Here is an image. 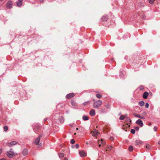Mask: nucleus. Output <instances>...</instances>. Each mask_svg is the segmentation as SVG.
I'll use <instances>...</instances> for the list:
<instances>
[{
    "mask_svg": "<svg viewBox=\"0 0 160 160\" xmlns=\"http://www.w3.org/2000/svg\"><path fill=\"white\" fill-rule=\"evenodd\" d=\"M146 148L148 149H150L151 148V146L149 144H147L146 145Z\"/></svg>",
    "mask_w": 160,
    "mask_h": 160,
    "instance_id": "nucleus-27",
    "label": "nucleus"
},
{
    "mask_svg": "<svg viewBox=\"0 0 160 160\" xmlns=\"http://www.w3.org/2000/svg\"><path fill=\"white\" fill-rule=\"evenodd\" d=\"M56 115H57L58 116H59V115L58 114H56Z\"/></svg>",
    "mask_w": 160,
    "mask_h": 160,
    "instance_id": "nucleus-56",
    "label": "nucleus"
},
{
    "mask_svg": "<svg viewBox=\"0 0 160 160\" xmlns=\"http://www.w3.org/2000/svg\"><path fill=\"white\" fill-rule=\"evenodd\" d=\"M23 0H18V2H22Z\"/></svg>",
    "mask_w": 160,
    "mask_h": 160,
    "instance_id": "nucleus-49",
    "label": "nucleus"
},
{
    "mask_svg": "<svg viewBox=\"0 0 160 160\" xmlns=\"http://www.w3.org/2000/svg\"><path fill=\"white\" fill-rule=\"evenodd\" d=\"M158 129V128L156 126H154L153 128V130L154 131H156Z\"/></svg>",
    "mask_w": 160,
    "mask_h": 160,
    "instance_id": "nucleus-41",
    "label": "nucleus"
},
{
    "mask_svg": "<svg viewBox=\"0 0 160 160\" xmlns=\"http://www.w3.org/2000/svg\"><path fill=\"white\" fill-rule=\"evenodd\" d=\"M71 104H72V106H73L74 107H75V103L73 101H72V102H71Z\"/></svg>",
    "mask_w": 160,
    "mask_h": 160,
    "instance_id": "nucleus-42",
    "label": "nucleus"
},
{
    "mask_svg": "<svg viewBox=\"0 0 160 160\" xmlns=\"http://www.w3.org/2000/svg\"><path fill=\"white\" fill-rule=\"evenodd\" d=\"M17 6L20 7L22 5V2H16Z\"/></svg>",
    "mask_w": 160,
    "mask_h": 160,
    "instance_id": "nucleus-23",
    "label": "nucleus"
},
{
    "mask_svg": "<svg viewBox=\"0 0 160 160\" xmlns=\"http://www.w3.org/2000/svg\"><path fill=\"white\" fill-rule=\"evenodd\" d=\"M12 3L11 1H8L6 4V7L7 8H12Z\"/></svg>",
    "mask_w": 160,
    "mask_h": 160,
    "instance_id": "nucleus-3",
    "label": "nucleus"
},
{
    "mask_svg": "<svg viewBox=\"0 0 160 160\" xmlns=\"http://www.w3.org/2000/svg\"><path fill=\"white\" fill-rule=\"evenodd\" d=\"M89 114L92 116H94L95 115V110L93 109H92L90 111Z\"/></svg>",
    "mask_w": 160,
    "mask_h": 160,
    "instance_id": "nucleus-7",
    "label": "nucleus"
},
{
    "mask_svg": "<svg viewBox=\"0 0 160 160\" xmlns=\"http://www.w3.org/2000/svg\"><path fill=\"white\" fill-rule=\"evenodd\" d=\"M98 134L99 133L98 131L95 130L92 134V136L94 137H96V136L98 135Z\"/></svg>",
    "mask_w": 160,
    "mask_h": 160,
    "instance_id": "nucleus-14",
    "label": "nucleus"
},
{
    "mask_svg": "<svg viewBox=\"0 0 160 160\" xmlns=\"http://www.w3.org/2000/svg\"><path fill=\"white\" fill-rule=\"evenodd\" d=\"M60 122L61 123H63L64 121V118L62 117H61L59 119Z\"/></svg>",
    "mask_w": 160,
    "mask_h": 160,
    "instance_id": "nucleus-20",
    "label": "nucleus"
},
{
    "mask_svg": "<svg viewBox=\"0 0 160 160\" xmlns=\"http://www.w3.org/2000/svg\"><path fill=\"white\" fill-rule=\"evenodd\" d=\"M80 155L81 157H85L86 156V153L84 151H80L79 152Z\"/></svg>",
    "mask_w": 160,
    "mask_h": 160,
    "instance_id": "nucleus-10",
    "label": "nucleus"
},
{
    "mask_svg": "<svg viewBox=\"0 0 160 160\" xmlns=\"http://www.w3.org/2000/svg\"><path fill=\"white\" fill-rule=\"evenodd\" d=\"M124 73H123L122 71L120 72V76L122 78L124 77Z\"/></svg>",
    "mask_w": 160,
    "mask_h": 160,
    "instance_id": "nucleus-28",
    "label": "nucleus"
},
{
    "mask_svg": "<svg viewBox=\"0 0 160 160\" xmlns=\"http://www.w3.org/2000/svg\"><path fill=\"white\" fill-rule=\"evenodd\" d=\"M2 152V150L1 149H0V155L1 154Z\"/></svg>",
    "mask_w": 160,
    "mask_h": 160,
    "instance_id": "nucleus-48",
    "label": "nucleus"
},
{
    "mask_svg": "<svg viewBox=\"0 0 160 160\" xmlns=\"http://www.w3.org/2000/svg\"><path fill=\"white\" fill-rule=\"evenodd\" d=\"M131 132L132 134H134L135 132V130L134 129H131Z\"/></svg>",
    "mask_w": 160,
    "mask_h": 160,
    "instance_id": "nucleus-32",
    "label": "nucleus"
},
{
    "mask_svg": "<svg viewBox=\"0 0 160 160\" xmlns=\"http://www.w3.org/2000/svg\"><path fill=\"white\" fill-rule=\"evenodd\" d=\"M76 130H78V128H76Z\"/></svg>",
    "mask_w": 160,
    "mask_h": 160,
    "instance_id": "nucleus-55",
    "label": "nucleus"
},
{
    "mask_svg": "<svg viewBox=\"0 0 160 160\" xmlns=\"http://www.w3.org/2000/svg\"><path fill=\"white\" fill-rule=\"evenodd\" d=\"M72 148H78L79 147V145L78 144H76L75 145H73L72 146Z\"/></svg>",
    "mask_w": 160,
    "mask_h": 160,
    "instance_id": "nucleus-19",
    "label": "nucleus"
},
{
    "mask_svg": "<svg viewBox=\"0 0 160 160\" xmlns=\"http://www.w3.org/2000/svg\"><path fill=\"white\" fill-rule=\"evenodd\" d=\"M149 104L148 103H146V104H145V107L146 108H148L149 107Z\"/></svg>",
    "mask_w": 160,
    "mask_h": 160,
    "instance_id": "nucleus-38",
    "label": "nucleus"
},
{
    "mask_svg": "<svg viewBox=\"0 0 160 160\" xmlns=\"http://www.w3.org/2000/svg\"><path fill=\"white\" fill-rule=\"evenodd\" d=\"M108 19L107 16H103L102 18V20L103 21H106Z\"/></svg>",
    "mask_w": 160,
    "mask_h": 160,
    "instance_id": "nucleus-16",
    "label": "nucleus"
},
{
    "mask_svg": "<svg viewBox=\"0 0 160 160\" xmlns=\"http://www.w3.org/2000/svg\"><path fill=\"white\" fill-rule=\"evenodd\" d=\"M42 134H40L39 135V137L38 138H39V139H40V138L41 137H42Z\"/></svg>",
    "mask_w": 160,
    "mask_h": 160,
    "instance_id": "nucleus-43",
    "label": "nucleus"
},
{
    "mask_svg": "<svg viewBox=\"0 0 160 160\" xmlns=\"http://www.w3.org/2000/svg\"><path fill=\"white\" fill-rule=\"evenodd\" d=\"M0 160H6V159L4 158H2Z\"/></svg>",
    "mask_w": 160,
    "mask_h": 160,
    "instance_id": "nucleus-51",
    "label": "nucleus"
},
{
    "mask_svg": "<svg viewBox=\"0 0 160 160\" xmlns=\"http://www.w3.org/2000/svg\"><path fill=\"white\" fill-rule=\"evenodd\" d=\"M125 118H126V117H127V115H125Z\"/></svg>",
    "mask_w": 160,
    "mask_h": 160,
    "instance_id": "nucleus-54",
    "label": "nucleus"
},
{
    "mask_svg": "<svg viewBox=\"0 0 160 160\" xmlns=\"http://www.w3.org/2000/svg\"><path fill=\"white\" fill-rule=\"evenodd\" d=\"M110 139L112 141L113 140V138L112 137H111Z\"/></svg>",
    "mask_w": 160,
    "mask_h": 160,
    "instance_id": "nucleus-50",
    "label": "nucleus"
},
{
    "mask_svg": "<svg viewBox=\"0 0 160 160\" xmlns=\"http://www.w3.org/2000/svg\"><path fill=\"white\" fill-rule=\"evenodd\" d=\"M155 0H149V2L151 4L153 3L154 1Z\"/></svg>",
    "mask_w": 160,
    "mask_h": 160,
    "instance_id": "nucleus-36",
    "label": "nucleus"
},
{
    "mask_svg": "<svg viewBox=\"0 0 160 160\" xmlns=\"http://www.w3.org/2000/svg\"><path fill=\"white\" fill-rule=\"evenodd\" d=\"M17 142L16 141H12L7 144V145L9 147H11L13 145L17 144Z\"/></svg>",
    "mask_w": 160,
    "mask_h": 160,
    "instance_id": "nucleus-5",
    "label": "nucleus"
},
{
    "mask_svg": "<svg viewBox=\"0 0 160 160\" xmlns=\"http://www.w3.org/2000/svg\"><path fill=\"white\" fill-rule=\"evenodd\" d=\"M101 112L102 113H104L106 112L105 108H100Z\"/></svg>",
    "mask_w": 160,
    "mask_h": 160,
    "instance_id": "nucleus-21",
    "label": "nucleus"
},
{
    "mask_svg": "<svg viewBox=\"0 0 160 160\" xmlns=\"http://www.w3.org/2000/svg\"><path fill=\"white\" fill-rule=\"evenodd\" d=\"M158 144H159V145H160V141H159L158 142Z\"/></svg>",
    "mask_w": 160,
    "mask_h": 160,
    "instance_id": "nucleus-53",
    "label": "nucleus"
},
{
    "mask_svg": "<svg viewBox=\"0 0 160 160\" xmlns=\"http://www.w3.org/2000/svg\"><path fill=\"white\" fill-rule=\"evenodd\" d=\"M148 95V93L147 92H145L143 94V95H142L143 98L145 99L147 98Z\"/></svg>",
    "mask_w": 160,
    "mask_h": 160,
    "instance_id": "nucleus-8",
    "label": "nucleus"
},
{
    "mask_svg": "<svg viewBox=\"0 0 160 160\" xmlns=\"http://www.w3.org/2000/svg\"><path fill=\"white\" fill-rule=\"evenodd\" d=\"M75 142V141L73 139H72L70 141V142L72 144H74Z\"/></svg>",
    "mask_w": 160,
    "mask_h": 160,
    "instance_id": "nucleus-37",
    "label": "nucleus"
},
{
    "mask_svg": "<svg viewBox=\"0 0 160 160\" xmlns=\"http://www.w3.org/2000/svg\"><path fill=\"white\" fill-rule=\"evenodd\" d=\"M48 119L47 118H45L44 119V122H45Z\"/></svg>",
    "mask_w": 160,
    "mask_h": 160,
    "instance_id": "nucleus-47",
    "label": "nucleus"
},
{
    "mask_svg": "<svg viewBox=\"0 0 160 160\" xmlns=\"http://www.w3.org/2000/svg\"><path fill=\"white\" fill-rule=\"evenodd\" d=\"M3 1V0H0V1Z\"/></svg>",
    "mask_w": 160,
    "mask_h": 160,
    "instance_id": "nucleus-57",
    "label": "nucleus"
},
{
    "mask_svg": "<svg viewBox=\"0 0 160 160\" xmlns=\"http://www.w3.org/2000/svg\"><path fill=\"white\" fill-rule=\"evenodd\" d=\"M44 1V0H40V2L41 3L43 2Z\"/></svg>",
    "mask_w": 160,
    "mask_h": 160,
    "instance_id": "nucleus-46",
    "label": "nucleus"
},
{
    "mask_svg": "<svg viewBox=\"0 0 160 160\" xmlns=\"http://www.w3.org/2000/svg\"><path fill=\"white\" fill-rule=\"evenodd\" d=\"M136 123L137 124L139 125L141 127H142L143 125L142 121L140 119H138L137 121H136Z\"/></svg>",
    "mask_w": 160,
    "mask_h": 160,
    "instance_id": "nucleus-4",
    "label": "nucleus"
},
{
    "mask_svg": "<svg viewBox=\"0 0 160 160\" xmlns=\"http://www.w3.org/2000/svg\"><path fill=\"white\" fill-rule=\"evenodd\" d=\"M142 114L143 115H145L146 114V112H144L142 113Z\"/></svg>",
    "mask_w": 160,
    "mask_h": 160,
    "instance_id": "nucleus-44",
    "label": "nucleus"
},
{
    "mask_svg": "<svg viewBox=\"0 0 160 160\" xmlns=\"http://www.w3.org/2000/svg\"><path fill=\"white\" fill-rule=\"evenodd\" d=\"M106 107L107 108H110V106L109 104H107L105 105Z\"/></svg>",
    "mask_w": 160,
    "mask_h": 160,
    "instance_id": "nucleus-40",
    "label": "nucleus"
},
{
    "mask_svg": "<svg viewBox=\"0 0 160 160\" xmlns=\"http://www.w3.org/2000/svg\"><path fill=\"white\" fill-rule=\"evenodd\" d=\"M74 96V94L73 93H71L68 94L67 95L66 97V98L70 99Z\"/></svg>",
    "mask_w": 160,
    "mask_h": 160,
    "instance_id": "nucleus-6",
    "label": "nucleus"
},
{
    "mask_svg": "<svg viewBox=\"0 0 160 160\" xmlns=\"http://www.w3.org/2000/svg\"><path fill=\"white\" fill-rule=\"evenodd\" d=\"M96 96L98 98H100L101 97V95L99 94H96Z\"/></svg>",
    "mask_w": 160,
    "mask_h": 160,
    "instance_id": "nucleus-34",
    "label": "nucleus"
},
{
    "mask_svg": "<svg viewBox=\"0 0 160 160\" xmlns=\"http://www.w3.org/2000/svg\"><path fill=\"white\" fill-rule=\"evenodd\" d=\"M133 147L132 146H129L128 148L129 150L131 152L133 151Z\"/></svg>",
    "mask_w": 160,
    "mask_h": 160,
    "instance_id": "nucleus-24",
    "label": "nucleus"
},
{
    "mask_svg": "<svg viewBox=\"0 0 160 160\" xmlns=\"http://www.w3.org/2000/svg\"><path fill=\"white\" fill-rule=\"evenodd\" d=\"M140 118L141 119H145V118L144 117H141V118Z\"/></svg>",
    "mask_w": 160,
    "mask_h": 160,
    "instance_id": "nucleus-45",
    "label": "nucleus"
},
{
    "mask_svg": "<svg viewBox=\"0 0 160 160\" xmlns=\"http://www.w3.org/2000/svg\"><path fill=\"white\" fill-rule=\"evenodd\" d=\"M64 160H68V159L66 158H64Z\"/></svg>",
    "mask_w": 160,
    "mask_h": 160,
    "instance_id": "nucleus-52",
    "label": "nucleus"
},
{
    "mask_svg": "<svg viewBox=\"0 0 160 160\" xmlns=\"http://www.w3.org/2000/svg\"><path fill=\"white\" fill-rule=\"evenodd\" d=\"M3 129H4V131H7L8 130V127L7 126H5L4 127Z\"/></svg>",
    "mask_w": 160,
    "mask_h": 160,
    "instance_id": "nucleus-30",
    "label": "nucleus"
},
{
    "mask_svg": "<svg viewBox=\"0 0 160 160\" xmlns=\"http://www.w3.org/2000/svg\"><path fill=\"white\" fill-rule=\"evenodd\" d=\"M125 121L126 122H128L129 124L131 122V120L130 118L128 117H126L125 118Z\"/></svg>",
    "mask_w": 160,
    "mask_h": 160,
    "instance_id": "nucleus-13",
    "label": "nucleus"
},
{
    "mask_svg": "<svg viewBox=\"0 0 160 160\" xmlns=\"http://www.w3.org/2000/svg\"><path fill=\"white\" fill-rule=\"evenodd\" d=\"M102 102L101 100L97 101L93 103V107L94 108H97L99 107L101 105Z\"/></svg>",
    "mask_w": 160,
    "mask_h": 160,
    "instance_id": "nucleus-1",
    "label": "nucleus"
},
{
    "mask_svg": "<svg viewBox=\"0 0 160 160\" xmlns=\"http://www.w3.org/2000/svg\"><path fill=\"white\" fill-rule=\"evenodd\" d=\"M142 143L143 142L141 140H137L135 141V144L136 145H138L139 144H142Z\"/></svg>",
    "mask_w": 160,
    "mask_h": 160,
    "instance_id": "nucleus-9",
    "label": "nucleus"
},
{
    "mask_svg": "<svg viewBox=\"0 0 160 160\" xmlns=\"http://www.w3.org/2000/svg\"><path fill=\"white\" fill-rule=\"evenodd\" d=\"M145 104V103L143 101H141L139 102V105L141 107L143 106Z\"/></svg>",
    "mask_w": 160,
    "mask_h": 160,
    "instance_id": "nucleus-18",
    "label": "nucleus"
},
{
    "mask_svg": "<svg viewBox=\"0 0 160 160\" xmlns=\"http://www.w3.org/2000/svg\"><path fill=\"white\" fill-rule=\"evenodd\" d=\"M125 118V116L123 115H121L119 118V119L121 120H123Z\"/></svg>",
    "mask_w": 160,
    "mask_h": 160,
    "instance_id": "nucleus-26",
    "label": "nucleus"
},
{
    "mask_svg": "<svg viewBox=\"0 0 160 160\" xmlns=\"http://www.w3.org/2000/svg\"><path fill=\"white\" fill-rule=\"evenodd\" d=\"M82 119L84 121H86L89 119V118L87 116L84 115L82 117Z\"/></svg>",
    "mask_w": 160,
    "mask_h": 160,
    "instance_id": "nucleus-15",
    "label": "nucleus"
},
{
    "mask_svg": "<svg viewBox=\"0 0 160 160\" xmlns=\"http://www.w3.org/2000/svg\"><path fill=\"white\" fill-rule=\"evenodd\" d=\"M58 156L60 158H63L64 156V154L62 153H59Z\"/></svg>",
    "mask_w": 160,
    "mask_h": 160,
    "instance_id": "nucleus-17",
    "label": "nucleus"
},
{
    "mask_svg": "<svg viewBox=\"0 0 160 160\" xmlns=\"http://www.w3.org/2000/svg\"><path fill=\"white\" fill-rule=\"evenodd\" d=\"M28 153V150L27 148H24L22 152V153L24 156L26 155Z\"/></svg>",
    "mask_w": 160,
    "mask_h": 160,
    "instance_id": "nucleus-11",
    "label": "nucleus"
},
{
    "mask_svg": "<svg viewBox=\"0 0 160 160\" xmlns=\"http://www.w3.org/2000/svg\"><path fill=\"white\" fill-rule=\"evenodd\" d=\"M135 117L138 118H141V116L139 114H134Z\"/></svg>",
    "mask_w": 160,
    "mask_h": 160,
    "instance_id": "nucleus-29",
    "label": "nucleus"
},
{
    "mask_svg": "<svg viewBox=\"0 0 160 160\" xmlns=\"http://www.w3.org/2000/svg\"><path fill=\"white\" fill-rule=\"evenodd\" d=\"M107 148L106 151L110 150L112 148V146H110L107 145Z\"/></svg>",
    "mask_w": 160,
    "mask_h": 160,
    "instance_id": "nucleus-22",
    "label": "nucleus"
},
{
    "mask_svg": "<svg viewBox=\"0 0 160 160\" xmlns=\"http://www.w3.org/2000/svg\"><path fill=\"white\" fill-rule=\"evenodd\" d=\"M100 141L101 142V143L103 146L105 144V142L102 139L100 140Z\"/></svg>",
    "mask_w": 160,
    "mask_h": 160,
    "instance_id": "nucleus-25",
    "label": "nucleus"
},
{
    "mask_svg": "<svg viewBox=\"0 0 160 160\" xmlns=\"http://www.w3.org/2000/svg\"><path fill=\"white\" fill-rule=\"evenodd\" d=\"M139 129V127H136L135 128V130L136 131L138 130Z\"/></svg>",
    "mask_w": 160,
    "mask_h": 160,
    "instance_id": "nucleus-39",
    "label": "nucleus"
},
{
    "mask_svg": "<svg viewBox=\"0 0 160 160\" xmlns=\"http://www.w3.org/2000/svg\"><path fill=\"white\" fill-rule=\"evenodd\" d=\"M15 155V153L12 151H8L7 152V155L10 158H12Z\"/></svg>",
    "mask_w": 160,
    "mask_h": 160,
    "instance_id": "nucleus-2",
    "label": "nucleus"
},
{
    "mask_svg": "<svg viewBox=\"0 0 160 160\" xmlns=\"http://www.w3.org/2000/svg\"><path fill=\"white\" fill-rule=\"evenodd\" d=\"M90 101H87V102H84L83 103V105H86L88 104L89 103H90Z\"/></svg>",
    "mask_w": 160,
    "mask_h": 160,
    "instance_id": "nucleus-33",
    "label": "nucleus"
},
{
    "mask_svg": "<svg viewBox=\"0 0 160 160\" xmlns=\"http://www.w3.org/2000/svg\"><path fill=\"white\" fill-rule=\"evenodd\" d=\"M100 141V140H98V144H99L98 146L99 147H100L101 146V145L102 144L101 143V142Z\"/></svg>",
    "mask_w": 160,
    "mask_h": 160,
    "instance_id": "nucleus-35",
    "label": "nucleus"
},
{
    "mask_svg": "<svg viewBox=\"0 0 160 160\" xmlns=\"http://www.w3.org/2000/svg\"><path fill=\"white\" fill-rule=\"evenodd\" d=\"M40 139H39V138H37L35 140L34 143L35 144H36L37 145H38L39 144Z\"/></svg>",
    "mask_w": 160,
    "mask_h": 160,
    "instance_id": "nucleus-12",
    "label": "nucleus"
},
{
    "mask_svg": "<svg viewBox=\"0 0 160 160\" xmlns=\"http://www.w3.org/2000/svg\"><path fill=\"white\" fill-rule=\"evenodd\" d=\"M139 89L140 90H142L144 89V87L143 86H141L139 87Z\"/></svg>",
    "mask_w": 160,
    "mask_h": 160,
    "instance_id": "nucleus-31",
    "label": "nucleus"
}]
</instances>
